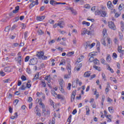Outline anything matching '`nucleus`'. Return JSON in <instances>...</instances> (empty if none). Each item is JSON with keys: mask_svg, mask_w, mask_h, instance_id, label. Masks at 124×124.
I'll return each instance as SVG.
<instances>
[{"mask_svg": "<svg viewBox=\"0 0 124 124\" xmlns=\"http://www.w3.org/2000/svg\"><path fill=\"white\" fill-rule=\"evenodd\" d=\"M39 105H41V106H42L43 116H44V117H49V116H50V110L47 109L46 110L45 105H44V104H43L42 102H41L39 103Z\"/></svg>", "mask_w": 124, "mask_h": 124, "instance_id": "obj_1", "label": "nucleus"}, {"mask_svg": "<svg viewBox=\"0 0 124 124\" xmlns=\"http://www.w3.org/2000/svg\"><path fill=\"white\" fill-rule=\"evenodd\" d=\"M36 57L40 60H47V56L44 55V52L42 51H38L36 53Z\"/></svg>", "mask_w": 124, "mask_h": 124, "instance_id": "obj_2", "label": "nucleus"}, {"mask_svg": "<svg viewBox=\"0 0 124 124\" xmlns=\"http://www.w3.org/2000/svg\"><path fill=\"white\" fill-rule=\"evenodd\" d=\"M95 15H100L101 17H105L107 15V12L106 11H103L102 10H97L95 12Z\"/></svg>", "mask_w": 124, "mask_h": 124, "instance_id": "obj_3", "label": "nucleus"}, {"mask_svg": "<svg viewBox=\"0 0 124 124\" xmlns=\"http://www.w3.org/2000/svg\"><path fill=\"white\" fill-rule=\"evenodd\" d=\"M66 68L68 70V74L65 75L64 78H65V79H68V78H70V76L71 75V67L70 65H68Z\"/></svg>", "mask_w": 124, "mask_h": 124, "instance_id": "obj_4", "label": "nucleus"}, {"mask_svg": "<svg viewBox=\"0 0 124 124\" xmlns=\"http://www.w3.org/2000/svg\"><path fill=\"white\" fill-rule=\"evenodd\" d=\"M117 50L118 52L120 53V58H123V56H124V50L123 49V46H122V45L118 46Z\"/></svg>", "mask_w": 124, "mask_h": 124, "instance_id": "obj_5", "label": "nucleus"}, {"mask_svg": "<svg viewBox=\"0 0 124 124\" xmlns=\"http://www.w3.org/2000/svg\"><path fill=\"white\" fill-rule=\"evenodd\" d=\"M34 112L36 114L38 117H41V113H40V109L38 108V106H36L34 109Z\"/></svg>", "mask_w": 124, "mask_h": 124, "instance_id": "obj_6", "label": "nucleus"}, {"mask_svg": "<svg viewBox=\"0 0 124 124\" xmlns=\"http://www.w3.org/2000/svg\"><path fill=\"white\" fill-rule=\"evenodd\" d=\"M108 27L110 29H111V30H113V31H115L116 30V26H115V24H114V22L112 21L108 22Z\"/></svg>", "mask_w": 124, "mask_h": 124, "instance_id": "obj_7", "label": "nucleus"}, {"mask_svg": "<svg viewBox=\"0 0 124 124\" xmlns=\"http://www.w3.org/2000/svg\"><path fill=\"white\" fill-rule=\"evenodd\" d=\"M107 6L108 8L109 9H110V10H113V8H114V7L113 6V4H112V2H111L110 1H108L107 2Z\"/></svg>", "mask_w": 124, "mask_h": 124, "instance_id": "obj_8", "label": "nucleus"}, {"mask_svg": "<svg viewBox=\"0 0 124 124\" xmlns=\"http://www.w3.org/2000/svg\"><path fill=\"white\" fill-rule=\"evenodd\" d=\"M38 4V0H36L35 1L33 0L32 3L30 4L31 7H33L34 5H37Z\"/></svg>", "mask_w": 124, "mask_h": 124, "instance_id": "obj_9", "label": "nucleus"}, {"mask_svg": "<svg viewBox=\"0 0 124 124\" xmlns=\"http://www.w3.org/2000/svg\"><path fill=\"white\" fill-rule=\"evenodd\" d=\"M84 56H80L78 59V60L76 62V64H78V63H79L83 61V59H84Z\"/></svg>", "mask_w": 124, "mask_h": 124, "instance_id": "obj_10", "label": "nucleus"}, {"mask_svg": "<svg viewBox=\"0 0 124 124\" xmlns=\"http://www.w3.org/2000/svg\"><path fill=\"white\" fill-rule=\"evenodd\" d=\"M78 64V66H76L75 67V69L76 70H77V71H79V70H80V69L81 68V67H82V65H83V64L82 63H78V64Z\"/></svg>", "mask_w": 124, "mask_h": 124, "instance_id": "obj_11", "label": "nucleus"}, {"mask_svg": "<svg viewBox=\"0 0 124 124\" xmlns=\"http://www.w3.org/2000/svg\"><path fill=\"white\" fill-rule=\"evenodd\" d=\"M45 19V16H37L36 17V20L37 21H43Z\"/></svg>", "mask_w": 124, "mask_h": 124, "instance_id": "obj_12", "label": "nucleus"}, {"mask_svg": "<svg viewBox=\"0 0 124 124\" xmlns=\"http://www.w3.org/2000/svg\"><path fill=\"white\" fill-rule=\"evenodd\" d=\"M45 80H46L48 83H51V76L48 75L45 77Z\"/></svg>", "mask_w": 124, "mask_h": 124, "instance_id": "obj_13", "label": "nucleus"}, {"mask_svg": "<svg viewBox=\"0 0 124 124\" xmlns=\"http://www.w3.org/2000/svg\"><path fill=\"white\" fill-rule=\"evenodd\" d=\"M63 26H64V22H63V21H61L58 23V26L60 27L61 29H62V28H63Z\"/></svg>", "mask_w": 124, "mask_h": 124, "instance_id": "obj_14", "label": "nucleus"}, {"mask_svg": "<svg viewBox=\"0 0 124 124\" xmlns=\"http://www.w3.org/2000/svg\"><path fill=\"white\" fill-rule=\"evenodd\" d=\"M84 77H90L91 76V71L86 72L83 75Z\"/></svg>", "mask_w": 124, "mask_h": 124, "instance_id": "obj_15", "label": "nucleus"}, {"mask_svg": "<svg viewBox=\"0 0 124 124\" xmlns=\"http://www.w3.org/2000/svg\"><path fill=\"white\" fill-rule=\"evenodd\" d=\"M106 117L108 119L107 120L108 123H111V122H112V118L111 117V115H106Z\"/></svg>", "mask_w": 124, "mask_h": 124, "instance_id": "obj_16", "label": "nucleus"}, {"mask_svg": "<svg viewBox=\"0 0 124 124\" xmlns=\"http://www.w3.org/2000/svg\"><path fill=\"white\" fill-rule=\"evenodd\" d=\"M66 63V61L64 59H62L59 63V65H64Z\"/></svg>", "mask_w": 124, "mask_h": 124, "instance_id": "obj_17", "label": "nucleus"}, {"mask_svg": "<svg viewBox=\"0 0 124 124\" xmlns=\"http://www.w3.org/2000/svg\"><path fill=\"white\" fill-rule=\"evenodd\" d=\"M97 55V52H93L89 53V57H93L94 56H96Z\"/></svg>", "mask_w": 124, "mask_h": 124, "instance_id": "obj_18", "label": "nucleus"}, {"mask_svg": "<svg viewBox=\"0 0 124 124\" xmlns=\"http://www.w3.org/2000/svg\"><path fill=\"white\" fill-rule=\"evenodd\" d=\"M37 32L39 35H42L43 34H44V31L41 30V29H39Z\"/></svg>", "mask_w": 124, "mask_h": 124, "instance_id": "obj_19", "label": "nucleus"}, {"mask_svg": "<svg viewBox=\"0 0 124 124\" xmlns=\"http://www.w3.org/2000/svg\"><path fill=\"white\" fill-rule=\"evenodd\" d=\"M5 72H11V68L9 67H6L4 69Z\"/></svg>", "mask_w": 124, "mask_h": 124, "instance_id": "obj_20", "label": "nucleus"}, {"mask_svg": "<svg viewBox=\"0 0 124 124\" xmlns=\"http://www.w3.org/2000/svg\"><path fill=\"white\" fill-rule=\"evenodd\" d=\"M102 33H103V37H106V34L107 33V30L106 29H104L103 30Z\"/></svg>", "mask_w": 124, "mask_h": 124, "instance_id": "obj_21", "label": "nucleus"}, {"mask_svg": "<svg viewBox=\"0 0 124 124\" xmlns=\"http://www.w3.org/2000/svg\"><path fill=\"white\" fill-rule=\"evenodd\" d=\"M93 68H94L96 70H98V71H101V68L100 67H98L95 65H94L93 66Z\"/></svg>", "mask_w": 124, "mask_h": 124, "instance_id": "obj_22", "label": "nucleus"}, {"mask_svg": "<svg viewBox=\"0 0 124 124\" xmlns=\"http://www.w3.org/2000/svg\"><path fill=\"white\" fill-rule=\"evenodd\" d=\"M19 6H16L15 8V10L13 11V13H18V11L19 10Z\"/></svg>", "mask_w": 124, "mask_h": 124, "instance_id": "obj_23", "label": "nucleus"}, {"mask_svg": "<svg viewBox=\"0 0 124 124\" xmlns=\"http://www.w3.org/2000/svg\"><path fill=\"white\" fill-rule=\"evenodd\" d=\"M108 109L109 112L111 114H113V113H114V108H113V107H109L108 108Z\"/></svg>", "mask_w": 124, "mask_h": 124, "instance_id": "obj_24", "label": "nucleus"}, {"mask_svg": "<svg viewBox=\"0 0 124 124\" xmlns=\"http://www.w3.org/2000/svg\"><path fill=\"white\" fill-rule=\"evenodd\" d=\"M63 88H64V85L60 86V87H59L61 92H62V93H65L64 92V90H63Z\"/></svg>", "mask_w": 124, "mask_h": 124, "instance_id": "obj_25", "label": "nucleus"}, {"mask_svg": "<svg viewBox=\"0 0 124 124\" xmlns=\"http://www.w3.org/2000/svg\"><path fill=\"white\" fill-rule=\"evenodd\" d=\"M22 59H23V58H22V56L17 57V59L16 60V61L18 63H21V62H22Z\"/></svg>", "mask_w": 124, "mask_h": 124, "instance_id": "obj_26", "label": "nucleus"}, {"mask_svg": "<svg viewBox=\"0 0 124 124\" xmlns=\"http://www.w3.org/2000/svg\"><path fill=\"white\" fill-rule=\"evenodd\" d=\"M59 82L60 86H64V84H63L64 82V81H63V79H59Z\"/></svg>", "mask_w": 124, "mask_h": 124, "instance_id": "obj_27", "label": "nucleus"}, {"mask_svg": "<svg viewBox=\"0 0 124 124\" xmlns=\"http://www.w3.org/2000/svg\"><path fill=\"white\" fill-rule=\"evenodd\" d=\"M30 62H31V63L33 65H34V64H35V63H36V62L35 61L34 58L31 59Z\"/></svg>", "mask_w": 124, "mask_h": 124, "instance_id": "obj_28", "label": "nucleus"}, {"mask_svg": "<svg viewBox=\"0 0 124 124\" xmlns=\"http://www.w3.org/2000/svg\"><path fill=\"white\" fill-rule=\"evenodd\" d=\"M106 60L107 62H111V56L109 54L108 55Z\"/></svg>", "mask_w": 124, "mask_h": 124, "instance_id": "obj_29", "label": "nucleus"}, {"mask_svg": "<svg viewBox=\"0 0 124 124\" xmlns=\"http://www.w3.org/2000/svg\"><path fill=\"white\" fill-rule=\"evenodd\" d=\"M94 58L93 56H90V58H89V62H94Z\"/></svg>", "mask_w": 124, "mask_h": 124, "instance_id": "obj_30", "label": "nucleus"}, {"mask_svg": "<svg viewBox=\"0 0 124 124\" xmlns=\"http://www.w3.org/2000/svg\"><path fill=\"white\" fill-rule=\"evenodd\" d=\"M84 8H86V9H90L91 8V6L89 4H86L84 6Z\"/></svg>", "mask_w": 124, "mask_h": 124, "instance_id": "obj_31", "label": "nucleus"}, {"mask_svg": "<svg viewBox=\"0 0 124 124\" xmlns=\"http://www.w3.org/2000/svg\"><path fill=\"white\" fill-rule=\"evenodd\" d=\"M121 30H122V31H124V21H121Z\"/></svg>", "mask_w": 124, "mask_h": 124, "instance_id": "obj_32", "label": "nucleus"}, {"mask_svg": "<svg viewBox=\"0 0 124 124\" xmlns=\"http://www.w3.org/2000/svg\"><path fill=\"white\" fill-rule=\"evenodd\" d=\"M55 42H56V40H51V41H48V44L49 45H52V44H53V43H55Z\"/></svg>", "mask_w": 124, "mask_h": 124, "instance_id": "obj_33", "label": "nucleus"}, {"mask_svg": "<svg viewBox=\"0 0 124 124\" xmlns=\"http://www.w3.org/2000/svg\"><path fill=\"white\" fill-rule=\"evenodd\" d=\"M72 88H77V83L76 82L74 81L72 84Z\"/></svg>", "mask_w": 124, "mask_h": 124, "instance_id": "obj_34", "label": "nucleus"}, {"mask_svg": "<svg viewBox=\"0 0 124 124\" xmlns=\"http://www.w3.org/2000/svg\"><path fill=\"white\" fill-rule=\"evenodd\" d=\"M101 42H102V44H103V45H104V46H107V44L105 42V38H103L101 40Z\"/></svg>", "mask_w": 124, "mask_h": 124, "instance_id": "obj_35", "label": "nucleus"}, {"mask_svg": "<svg viewBox=\"0 0 124 124\" xmlns=\"http://www.w3.org/2000/svg\"><path fill=\"white\" fill-rule=\"evenodd\" d=\"M93 62L94 64H99V61L97 59L94 60Z\"/></svg>", "mask_w": 124, "mask_h": 124, "instance_id": "obj_36", "label": "nucleus"}, {"mask_svg": "<svg viewBox=\"0 0 124 124\" xmlns=\"http://www.w3.org/2000/svg\"><path fill=\"white\" fill-rule=\"evenodd\" d=\"M70 10H71V12H72V14H74V15H76V14H77V12H76V11L74 10L73 9V8H70Z\"/></svg>", "mask_w": 124, "mask_h": 124, "instance_id": "obj_37", "label": "nucleus"}, {"mask_svg": "<svg viewBox=\"0 0 124 124\" xmlns=\"http://www.w3.org/2000/svg\"><path fill=\"white\" fill-rule=\"evenodd\" d=\"M102 77L104 81H106V76H105V74H104V73H102Z\"/></svg>", "mask_w": 124, "mask_h": 124, "instance_id": "obj_38", "label": "nucleus"}, {"mask_svg": "<svg viewBox=\"0 0 124 124\" xmlns=\"http://www.w3.org/2000/svg\"><path fill=\"white\" fill-rule=\"evenodd\" d=\"M82 25H85L86 26H87L88 27H89V26H90V22H87L86 21H83L82 22Z\"/></svg>", "mask_w": 124, "mask_h": 124, "instance_id": "obj_39", "label": "nucleus"}, {"mask_svg": "<svg viewBox=\"0 0 124 124\" xmlns=\"http://www.w3.org/2000/svg\"><path fill=\"white\" fill-rule=\"evenodd\" d=\"M74 54V51H71L70 52H68L66 55L67 56V57H70L72 55Z\"/></svg>", "mask_w": 124, "mask_h": 124, "instance_id": "obj_40", "label": "nucleus"}, {"mask_svg": "<svg viewBox=\"0 0 124 124\" xmlns=\"http://www.w3.org/2000/svg\"><path fill=\"white\" fill-rule=\"evenodd\" d=\"M43 94V93L42 92H37L36 95L38 97H40V95H42Z\"/></svg>", "mask_w": 124, "mask_h": 124, "instance_id": "obj_41", "label": "nucleus"}, {"mask_svg": "<svg viewBox=\"0 0 124 124\" xmlns=\"http://www.w3.org/2000/svg\"><path fill=\"white\" fill-rule=\"evenodd\" d=\"M90 46H91V44H90V42H86L85 49H87L88 47H90Z\"/></svg>", "mask_w": 124, "mask_h": 124, "instance_id": "obj_42", "label": "nucleus"}, {"mask_svg": "<svg viewBox=\"0 0 124 124\" xmlns=\"http://www.w3.org/2000/svg\"><path fill=\"white\" fill-rule=\"evenodd\" d=\"M57 98H58V99H61V100H63V97L61 95L58 94Z\"/></svg>", "mask_w": 124, "mask_h": 124, "instance_id": "obj_43", "label": "nucleus"}, {"mask_svg": "<svg viewBox=\"0 0 124 124\" xmlns=\"http://www.w3.org/2000/svg\"><path fill=\"white\" fill-rule=\"evenodd\" d=\"M76 83H77V85L78 84H79V86H81V85H82V82L79 81V79H77L76 80Z\"/></svg>", "mask_w": 124, "mask_h": 124, "instance_id": "obj_44", "label": "nucleus"}, {"mask_svg": "<svg viewBox=\"0 0 124 124\" xmlns=\"http://www.w3.org/2000/svg\"><path fill=\"white\" fill-rule=\"evenodd\" d=\"M74 99H75V96H74L73 95H71V102H73V101H74Z\"/></svg>", "mask_w": 124, "mask_h": 124, "instance_id": "obj_45", "label": "nucleus"}, {"mask_svg": "<svg viewBox=\"0 0 124 124\" xmlns=\"http://www.w3.org/2000/svg\"><path fill=\"white\" fill-rule=\"evenodd\" d=\"M119 39L120 40H122L123 37V34L122 33H119Z\"/></svg>", "mask_w": 124, "mask_h": 124, "instance_id": "obj_46", "label": "nucleus"}, {"mask_svg": "<svg viewBox=\"0 0 124 124\" xmlns=\"http://www.w3.org/2000/svg\"><path fill=\"white\" fill-rule=\"evenodd\" d=\"M39 73H37L34 77V79H35V80H37V79H38V77H39Z\"/></svg>", "mask_w": 124, "mask_h": 124, "instance_id": "obj_47", "label": "nucleus"}, {"mask_svg": "<svg viewBox=\"0 0 124 124\" xmlns=\"http://www.w3.org/2000/svg\"><path fill=\"white\" fill-rule=\"evenodd\" d=\"M10 30V26H8L5 29V31H8Z\"/></svg>", "mask_w": 124, "mask_h": 124, "instance_id": "obj_48", "label": "nucleus"}, {"mask_svg": "<svg viewBox=\"0 0 124 124\" xmlns=\"http://www.w3.org/2000/svg\"><path fill=\"white\" fill-rule=\"evenodd\" d=\"M21 79L22 81H26V80H27V78H26V76L23 75L21 76Z\"/></svg>", "mask_w": 124, "mask_h": 124, "instance_id": "obj_49", "label": "nucleus"}, {"mask_svg": "<svg viewBox=\"0 0 124 124\" xmlns=\"http://www.w3.org/2000/svg\"><path fill=\"white\" fill-rule=\"evenodd\" d=\"M107 40L108 41V45H110V44H111V39L109 38H108Z\"/></svg>", "mask_w": 124, "mask_h": 124, "instance_id": "obj_50", "label": "nucleus"}, {"mask_svg": "<svg viewBox=\"0 0 124 124\" xmlns=\"http://www.w3.org/2000/svg\"><path fill=\"white\" fill-rule=\"evenodd\" d=\"M123 5H124V4H120L118 9H119V10H123Z\"/></svg>", "mask_w": 124, "mask_h": 124, "instance_id": "obj_51", "label": "nucleus"}, {"mask_svg": "<svg viewBox=\"0 0 124 124\" xmlns=\"http://www.w3.org/2000/svg\"><path fill=\"white\" fill-rule=\"evenodd\" d=\"M96 76L95 75V74H93V75L91 76L90 80H93V78H95V77Z\"/></svg>", "mask_w": 124, "mask_h": 124, "instance_id": "obj_52", "label": "nucleus"}, {"mask_svg": "<svg viewBox=\"0 0 124 124\" xmlns=\"http://www.w3.org/2000/svg\"><path fill=\"white\" fill-rule=\"evenodd\" d=\"M27 37H28V31H26L24 33V38L25 40L27 39Z\"/></svg>", "mask_w": 124, "mask_h": 124, "instance_id": "obj_53", "label": "nucleus"}, {"mask_svg": "<svg viewBox=\"0 0 124 124\" xmlns=\"http://www.w3.org/2000/svg\"><path fill=\"white\" fill-rule=\"evenodd\" d=\"M49 23H50V24H51V25L54 24V23H55V21L54 20L52 19H50L48 21Z\"/></svg>", "mask_w": 124, "mask_h": 124, "instance_id": "obj_54", "label": "nucleus"}, {"mask_svg": "<svg viewBox=\"0 0 124 124\" xmlns=\"http://www.w3.org/2000/svg\"><path fill=\"white\" fill-rule=\"evenodd\" d=\"M14 47H19V43H16L13 44Z\"/></svg>", "mask_w": 124, "mask_h": 124, "instance_id": "obj_55", "label": "nucleus"}, {"mask_svg": "<svg viewBox=\"0 0 124 124\" xmlns=\"http://www.w3.org/2000/svg\"><path fill=\"white\" fill-rule=\"evenodd\" d=\"M26 87L28 89H30V88H31V84L30 83H27L26 84Z\"/></svg>", "mask_w": 124, "mask_h": 124, "instance_id": "obj_56", "label": "nucleus"}, {"mask_svg": "<svg viewBox=\"0 0 124 124\" xmlns=\"http://www.w3.org/2000/svg\"><path fill=\"white\" fill-rule=\"evenodd\" d=\"M29 60H30V56H27L25 58V62H29Z\"/></svg>", "mask_w": 124, "mask_h": 124, "instance_id": "obj_57", "label": "nucleus"}, {"mask_svg": "<svg viewBox=\"0 0 124 124\" xmlns=\"http://www.w3.org/2000/svg\"><path fill=\"white\" fill-rule=\"evenodd\" d=\"M76 90H74L72 93V95H74L75 96L76 95Z\"/></svg>", "mask_w": 124, "mask_h": 124, "instance_id": "obj_58", "label": "nucleus"}, {"mask_svg": "<svg viewBox=\"0 0 124 124\" xmlns=\"http://www.w3.org/2000/svg\"><path fill=\"white\" fill-rule=\"evenodd\" d=\"M55 123H56V119H55V118L53 117L52 120L51 124H55Z\"/></svg>", "mask_w": 124, "mask_h": 124, "instance_id": "obj_59", "label": "nucleus"}, {"mask_svg": "<svg viewBox=\"0 0 124 124\" xmlns=\"http://www.w3.org/2000/svg\"><path fill=\"white\" fill-rule=\"evenodd\" d=\"M67 89H68V90H70L71 89V83H68Z\"/></svg>", "mask_w": 124, "mask_h": 124, "instance_id": "obj_60", "label": "nucleus"}, {"mask_svg": "<svg viewBox=\"0 0 124 124\" xmlns=\"http://www.w3.org/2000/svg\"><path fill=\"white\" fill-rule=\"evenodd\" d=\"M41 83H42V84L43 87H44V88H45V87H46V83H45V81H41Z\"/></svg>", "mask_w": 124, "mask_h": 124, "instance_id": "obj_61", "label": "nucleus"}, {"mask_svg": "<svg viewBox=\"0 0 124 124\" xmlns=\"http://www.w3.org/2000/svg\"><path fill=\"white\" fill-rule=\"evenodd\" d=\"M10 81V79H7L3 80L4 83H9Z\"/></svg>", "mask_w": 124, "mask_h": 124, "instance_id": "obj_62", "label": "nucleus"}, {"mask_svg": "<svg viewBox=\"0 0 124 124\" xmlns=\"http://www.w3.org/2000/svg\"><path fill=\"white\" fill-rule=\"evenodd\" d=\"M49 102L51 104V105H52L54 107V101H53V100H52L51 99H49Z\"/></svg>", "mask_w": 124, "mask_h": 124, "instance_id": "obj_63", "label": "nucleus"}, {"mask_svg": "<svg viewBox=\"0 0 124 124\" xmlns=\"http://www.w3.org/2000/svg\"><path fill=\"white\" fill-rule=\"evenodd\" d=\"M101 63H103V64H105V60L104 59H101Z\"/></svg>", "mask_w": 124, "mask_h": 124, "instance_id": "obj_64", "label": "nucleus"}]
</instances>
